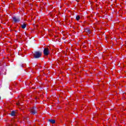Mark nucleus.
Segmentation results:
<instances>
[{
  "mask_svg": "<svg viewBox=\"0 0 126 126\" xmlns=\"http://www.w3.org/2000/svg\"><path fill=\"white\" fill-rule=\"evenodd\" d=\"M16 105H17V106H19V105H20V102H17L16 103Z\"/></svg>",
  "mask_w": 126,
  "mask_h": 126,
  "instance_id": "obj_10",
  "label": "nucleus"
},
{
  "mask_svg": "<svg viewBox=\"0 0 126 126\" xmlns=\"http://www.w3.org/2000/svg\"><path fill=\"white\" fill-rule=\"evenodd\" d=\"M11 115L13 116H15V112L14 111H12L11 113Z\"/></svg>",
  "mask_w": 126,
  "mask_h": 126,
  "instance_id": "obj_9",
  "label": "nucleus"
},
{
  "mask_svg": "<svg viewBox=\"0 0 126 126\" xmlns=\"http://www.w3.org/2000/svg\"><path fill=\"white\" fill-rule=\"evenodd\" d=\"M43 54L44 56H48V55L50 54V50H49V48H44L43 51Z\"/></svg>",
  "mask_w": 126,
  "mask_h": 126,
  "instance_id": "obj_3",
  "label": "nucleus"
},
{
  "mask_svg": "<svg viewBox=\"0 0 126 126\" xmlns=\"http://www.w3.org/2000/svg\"><path fill=\"white\" fill-rule=\"evenodd\" d=\"M41 56L42 53L39 51H36L33 54V57L35 59H38V58H41Z\"/></svg>",
  "mask_w": 126,
  "mask_h": 126,
  "instance_id": "obj_1",
  "label": "nucleus"
},
{
  "mask_svg": "<svg viewBox=\"0 0 126 126\" xmlns=\"http://www.w3.org/2000/svg\"><path fill=\"white\" fill-rule=\"evenodd\" d=\"M85 31L87 32V33H88V34H90L91 33V31L89 30H87Z\"/></svg>",
  "mask_w": 126,
  "mask_h": 126,
  "instance_id": "obj_8",
  "label": "nucleus"
},
{
  "mask_svg": "<svg viewBox=\"0 0 126 126\" xmlns=\"http://www.w3.org/2000/svg\"><path fill=\"white\" fill-rule=\"evenodd\" d=\"M13 20L14 22H19V21H20V20L19 18L15 17H13Z\"/></svg>",
  "mask_w": 126,
  "mask_h": 126,
  "instance_id": "obj_4",
  "label": "nucleus"
},
{
  "mask_svg": "<svg viewBox=\"0 0 126 126\" xmlns=\"http://www.w3.org/2000/svg\"><path fill=\"white\" fill-rule=\"evenodd\" d=\"M49 122L51 124H55V123H56V121L54 120H49Z\"/></svg>",
  "mask_w": 126,
  "mask_h": 126,
  "instance_id": "obj_5",
  "label": "nucleus"
},
{
  "mask_svg": "<svg viewBox=\"0 0 126 126\" xmlns=\"http://www.w3.org/2000/svg\"><path fill=\"white\" fill-rule=\"evenodd\" d=\"M76 20H77V21H78V20L80 19V16L79 15L77 16L76 17Z\"/></svg>",
  "mask_w": 126,
  "mask_h": 126,
  "instance_id": "obj_7",
  "label": "nucleus"
},
{
  "mask_svg": "<svg viewBox=\"0 0 126 126\" xmlns=\"http://www.w3.org/2000/svg\"><path fill=\"white\" fill-rule=\"evenodd\" d=\"M31 115H35L37 114V109L36 107H32L30 110Z\"/></svg>",
  "mask_w": 126,
  "mask_h": 126,
  "instance_id": "obj_2",
  "label": "nucleus"
},
{
  "mask_svg": "<svg viewBox=\"0 0 126 126\" xmlns=\"http://www.w3.org/2000/svg\"><path fill=\"white\" fill-rule=\"evenodd\" d=\"M21 27L23 29H25L26 27V25L25 24H24L23 25H22L21 26Z\"/></svg>",
  "mask_w": 126,
  "mask_h": 126,
  "instance_id": "obj_6",
  "label": "nucleus"
}]
</instances>
